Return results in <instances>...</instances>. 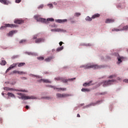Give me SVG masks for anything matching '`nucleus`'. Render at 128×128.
I'll list each match as a JSON object with an SVG mask.
<instances>
[{
  "label": "nucleus",
  "mask_w": 128,
  "mask_h": 128,
  "mask_svg": "<svg viewBox=\"0 0 128 128\" xmlns=\"http://www.w3.org/2000/svg\"><path fill=\"white\" fill-rule=\"evenodd\" d=\"M0 2H2V4H10V2H8L7 0H0Z\"/></svg>",
  "instance_id": "dca6fc26"
},
{
  "label": "nucleus",
  "mask_w": 128,
  "mask_h": 128,
  "mask_svg": "<svg viewBox=\"0 0 128 128\" xmlns=\"http://www.w3.org/2000/svg\"><path fill=\"white\" fill-rule=\"evenodd\" d=\"M56 90H58V92L59 90H62V92H64L65 90H66V88H56Z\"/></svg>",
  "instance_id": "4be33fe9"
},
{
  "label": "nucleus",
  "mask_w": 128,
  "mask_h": 128,
  "mask_svg": "<svg viewBox=\"0 0 128 128\" xmlns=\"http://www.w3.org/2000/svg\"><path fill=\"white\" fill-rule=\"evenodd\" d=\"M99 102H100V101H97L96 102V103L94 104H92V106H94V105H96V104H99Z\"/></svg>",
  "instance_id": "49530a36"
},
{
  "label": "nucleus",
  "mask_w": 128,
  "mask_h": 128,
  "mask_svg": "<svg viewBox=\"0 0 128 128\" xmlns=\"http://www.w3.org/2000/svg\"><path fill=\"white\" fill-rule=\"evenodd\" d=\"M14 24H24V22L23 20L16 19L14 21Z\"/></svg>",
  "instance_id": "9d476101"
},
{
  "label": "nucleus",
  "mask_w": 128,
  "mask_h": 128,
  "mask_svg": "<svg viewBox=\"0 0 128 128\" xmlns=\"http://www.w3.org/2000/svg\"><path fill=\"white\" fill-rule=\"evenodd\" d=\"M117 80H119L120 82H122V78L120 77L117 78Z\"/></svg>",
  "instance_id": "a19ab883"
},
{
  "label": "nucleus",
  "mask_w": 128,
  "mask_h": 128,
  "mask_svg": "<svg viewBox=\"0 0 128 128\" xmlns=\"http://www.w3.org/2000/svg\"><path fill=\"white\" fill-rule=\"evenodd\" d=\"M44 42V38H39L35 40L36 44H39V42Z\"/></svg>",
  "instance_id": "9b49d317"
},
{
  "label": "nucleus",
  "mask_w": 128,
  "mask_h": 128,
  "mask_svg": "<svg viewBox=\"0 0 128 128\" xmlns=\"http://www.w3.org/2000/svg\"><path fill=\"white\" fill-rule=\"evenodd\" d=\"M23 78H24V80H26V78L25 77H23Z\"/></svg>",
  "instance_id": "864d4df0"
},
{
  "label": "nucleus",
  "mask_w": 128,
  "mask_h": 128,
  "mask_svg": "<svg viewBox=\"0 0 128 128\" xmlns=\"http://www.w3.org/2000/svg\"><path fill=\"white\" fill-rule=\"evenodd\" d=\"M51 30L52 32H64V30L61 28H54V29H52Z\"/></svg>",
  "instance_id": "f8f14e48"
},
{
  "label": "nucleus",
  "mask_w": 128,
  "mask_h": 128,
  "mask_svg": "<svg viewBox=\"0 0 128 128\" xmlns=\"http://www.w3.org/2000/svg\"><path fill=\"white\" fill-rule=\"evenodd\" d=\"M26 110H28V108H30V107L28 106H26Z\"/></svg>",
  "instance_id": "09e8293b"
},
{
  "label": "nucleus",
  "mask_w": 128,
  "mask_h": 128,
  "mask_svg": "<svg viewBox=\"0 0 128 128\" xmlns=\"http://www.w3.org/2000/svg\"><path fill=\"white\" fill-rule=\"evenodd\" d=\"M124 60V56H120L118 58V64H120L122 60Z\"/></svg>",
  "instance_id": "a211bd4d"
},
{
  "label": "nucleus",
  "mask_w": 128,
  "mask_h": 128,
  "mask_svg": "<svg viewBox=\"0 0 128 128\" xmlns=\"http://www.w3.org/2000/svg\"><path fill=\"white\" fill-rule=\"evenodd\" d=\"M63 44H64V42H60L59 43V44L60 46H62Z\"/></svg>",
  "instance_id": "c03bdc74"
},
{
  "label": "nucleus",
  "mask_w": 128,
  "mask_h": 128,
  "mask_svg": "<svg viewBox=\"0 0 128 128\" xmlns=\"http://www.w3.org/2000/svg\"><path fill=\"white\" fill-rule=\"evenodd\" d=\"M74 20L71 21L72 24H74Z\"/></svg>",
  "instance_id": "3c124183"
},
{
  "label": "nucleus",
  "mask_w": 128,
  "mask_h": 128,
  "mask_svg": "<svg viewBox=\"0 0 128 128\" xmlns=\"http://www.w3.org/2000/svg\"><path fill=\"white\" fill-rule=\"evenodd\" d=\"M116 74L111 75L108 77V78H116Z\"/></svg>",
  "instance_id": "473e14b6"
},
{
  "label": "nucleus",
  "mask_w": 128,
  "mask_h": 128,
  "mask_svg": "<svg viewBox=\"0 0 128 128\" xmlns=\"http://www.w3.org/2000/svg\"><path fill=\"white\" fill-rule=\"evenodd\" d=\"M22 2V0H16V4H20Z\"/></svg>",
  "instance_id": "4c0bfd02"
},
{
  "label": "nucleus",
  "mask_w": 128,
  "mask_h": 128,
  "mask_svg": "<svg viewBox=\"0 0 128 128\" xmlns=\"http://www.w3.org/2000/svg\"><path fill=\"white\" fill-rule=\"evenodd\" d=\"M50 88H54V90H56V88H54V86H49Z\"/></svg>",
  "instance_id": "a18cd8bd"
},
{
  "label": "nucleus",
  "mask_w": 128,
  "mask_h": 128,
  "mask_svg": "<svg viewBox=\"0 0 128 128\" xmlns=\"http://www.w3.org/2000/svg\"><path fill=\"white\" fill-rule=\"evenodd\" d=\"M75 16H80V13H78V12H76V14H75Z\"/></svg>",
  "instance_id": "c9c22d12"
},
{
  "label": "nucleus",
  "mask_w": 128,
  "mask_h": 128,
  "mask_svg": "<svg viewBox=\"0 0 128 128\" xmlns=\"http://www.w3.org/2000/svg\"><path fill=\"white\" fill-rule=\"evenodd\" d=\"M92 81H90V82H88V83L86 82V83H84V84H83V86H90V84H92Z\"/></svg>",
  "instance_id": "b1692460"
},
{
  "label": "nucleus",
  "mask_w": 128,
  "mask_h": 128,
  "mask_svg": "<svg viewBox=\"0 0 128 128\" xmlns=\"http://www.w3.org/2000/svg\"><path fill=\"white\" fill-rule=\"evenodd\" d=\"M114 22V20L112 19H107L105 22L106 24H110L112 22Z\"/></svg>",
  "instance_id": "f3484780"
},
{
  "label": "nucleus",
  "mask_w": 128,
  "mask_h": 128,
  "mask_svg": "<svg viewBox=\"0 0 128 128\" xmlns=\"http://www.w3.org/2000/svg\"><path fill=\"white\" fill-rule=\"evenodd\" d=\"M29 56H32V52H27Z\"/></svg>",
  "instance_id": "de8ad7c7"
},
{
  "label": "nucleus",
  "mask_w": 128,
  "mask_h": 128,
  "mask_svg": "<svg viewBox=\"0 0 128 128\" xmlns=\"http://www.w3.org/2000/svg\"><path fill=\"white\" fill-rule=\"evenodd\" d=\"M92 18H90V16H87L86 18V20H88V22H91Z\"/></svg>",
  "instance_id": "c756f323"
},
{
  "label": "nucleus",
  "mask_w": 128,
  "mask_h": 128,
  "mask_svg": "<svg viewBox=\"0 0 128 128\" xmlns=\"http://www.w3.org/2000/svg\"><path fill=\"white\" fill-rule=\"evenodd\" d=\"M100 14H96L92 16V18H100Z\"/></svg>",
  "instance_id": "6ab92c4d"
},
{
  "label": "nucleus",
  "mask_w": 128,
  "mask_h": 128,
  "mask_svg": "<svg viewBox=\"0 0 128 128\" xmlns=\"http://www.w3.org/2000/svg\"><path fill=\"white\" fill-rule=\"evenodd\" d=\"M68 22V20H66V19L56 20V22H58L59 24H62L64 22Z\"/></svg>",
  "instance_id": "4468645a"
},
{
  "label": "nucleus",
  "mask_w": 128,
  "mask_h": 128,
  "mask_svg": "<svg viewBox=\"0 0 128 128\" xmlns=\"http://www.w3.org/2000/svg\"><path fill=\"white\" fill-rule=\"evenodd\" d=\"M34 18L37 22H45L46 23V20L42 18H38V15L34 16Z\"/></svg>",
  "instance_id": "39448f33"
},
{
  "label": "nucleus",
  "mask_w": 128,
  "mask_h": 128,
  "mask_svg": "<svg viewBox=\"0 0 128 128\" xmlns=\"http://www.w3.org/2000/svg\"><path fill=\"white\" fill-rule=\"evenodd\" d=\"M127 52H128V49L126 50Z\"/></svg>",
  "instance_id": "6e6d98bb"
},
{
  "label": "nucleus",
  "mask_w": 128,
  "mask_h": 128,
  "mask_svg": "<svg viewBox=\"0 0 128 128\" xmlns=\"http://www.w3.org/2000/svg\"><path fill=\"white\" fill-rule=\"evenodd\" d=\"M76 80V78H72L70 79H64V78H61V80L62 82H64V84H66L68 80L72 82V80Z\"/></svg>",
  "instance_id": "6e6552de"
},
{
  "label": "nucleus",
  "mask_w": 128,
  "mask_h": 128,
  "mask_svg": "<svg viewBox=\"0 0 128 128\" xmlns=\"http://www.w3.org/2000/svg\"><path fill=\"white\" fill-rule=\"evenodd\" d=\"M80 68H84V70H88V68H93V70H98V68H102V66H100L97 64H87L86 65L81 66Z\"/></svg>",
  "instance_id": "f257e3e1"
},
{
  "label": "nucleus",
  "mask_w": 128,
  "mask_h": 128,
  "mask_svg": "<svg viewBox=\"0 0 128 128\" xmlns=\"http://www.w3.org/2000/svg\"><path fill=\"white\" fill-rule=\"evenodd\" d=\"M26 42V40H22L20 42V44H24Z\"/></svg>",
  "instance_id": "f704fd0d"
},
{
  "label": "nucleus",
  "mask_w": 128,
  "mask_h": 128,
  "mask_svg": "<svg viewBox=\"0 0 128 128\" xmlns=\"http://www.w3.org/2000/svg\"><path fill=\"white\" fill-rule=\"evenodd\" d=\"M128 30V26H126L122 28H120V30Z\"/></svg>",
  "instance_id": "412c9836"
},
{
  "label": "nucleus",
  "mask_w": 128,
  "mask_h": 128,
  "mask_svg": "<svg viewBox=\"0 0 128 128\" xmlns=\"http://www.w3.org/2000/svg\"><path fill=\"white\" fill-rule=\"evenodd\" d=\"M16 26H18L14 24H4V26H2L0 28V30H2V28H16Z\"/></svg>",
  "instance_id": "423d86ee"
},
{
  "label": "nucleus",
  "mask_w": 128,
  "mask_h": 128,
  "mask_svg": "<svg viewBox=\"0 0 128 128\" xmlns=\"http://www.w3.org/2000/svg\"><path fill=\"white\" fill-rule=\"evenodd\" d=\"M82 92H90V90L88 88H83L82 89Z\"/></svg>",
  "instance_id": "7c9ffc66"
},
{
  "label": "nucleus",
  "mask_w": 128,
  "mask_h": 128,
  "mask_svg": "<svg viewBox=\"0 0 128 128\" xmlns=\"http://www.w3.org/2000/svg\"><path fill=\"white\" fill-rule=\"evenodd\" d=\"M55 80H62V78H55Z\"/></svg>",
  "instance_id": "58836bf2"
},
{
  "label": "nucleus",
  "mask_w": 128,
  "mask_h": 128,
  "mask_svg": "<svg viewBox=\"0 0 128 128\" xmlns=\"http://www.w3.org/2000/svg\"><path fill=\"white\" fill-rule=\"evenodd\" d=\"M20 68V66H26L25 62H20V63H16L13 64H12L10 65V66L6 70V72H8L12 70V68H16V66Z\"/></svg>",
  "instance_id": "f03ea898"
},
{
  "label": "nucleus",
  "mask_w": 128,
  "mask_h": 128,
  "mask_svg": "<svg viewBox=\"0 0 128 128\" xmlns=\"http://www.w3.org/2000/svg\"><path fill=\"white\" fill-rule=\"evenodd\" d=\"M112 32H122V30H120V28L118 29V28H114L113 29H112Z\"/></svg>",
  "instance_id": "393cba45"
},
{
  "label": "nucleus",
  "mask_w": 128,
  "mask_h": 128,
  "mask_svg": "<svg viewBox=\"0 0 128 128\" xmlns=\"http://www.w3.org/2000/svg\"><path fill=\"white\" fill-rule=\"evenodd\" d=\"M18 92H28V91L26 90H18Z\"/></svg>",
  "instance_id": "e433bc0d"
},
{
  "label": "nucleus",
  "mask_w": 128,
  "mask_h": 128,
  "mask_svg": "<svg viewBox=\"0 0 128 128\" xmlns=\"http://www.w3.org/2000/svg\"><path fill=\"white\" fill-rule=\"evenodd\" d=\"M6 62L4 60H2L0 63L1 66H6Z\"/></svg>",
  "instance_id": "bb28decb"
},
{
  "label": "nucleus",
  "mask_w": 128,
  "mask_h": 128,
  "mask_svg": "<svg viewBox=\"0 0 128 128\" xmlns=\"http://www.w3.org/2000/svg\"><path fill=\"white\" fill-rule=\"evenodd\" d=\"M44 8V4H41L40 6H39L38 7V10H40V9H42Z\"/></svg>",
  "instance_id": "72a5a7b5"
},
{
  "label": "nucleus",
  "mask_w": 128,
  "mask_h": 128,
  "mask_svg": "<svg viewBox=\"0 0 128 128\" xmlns=\"http://www.w3.org/2000/svg\"><path fill=\"white\" fill-rule=\"evenodd\" d=\"M64 50V46H63L58 48L56 50V51L57 52H60V50Z\"/></svg>",
  "instance_id": "a878e982"
},
{
  "label": "nucleus",
  "mask_w": 128,
  "mask_h": 128,
  "mask_svg": "<svg viewBox=\"0 0 128 128\" xmlns=\"http://www.w3.org/2000/svg\"><path fill=\"white\" fill-rule=\"evenodd\" d=\"M37 58L38 60H44V58L42 56L38 57Z\"/></svg>",
  "instance_id": "2f4dec72"
},
{
  "label": "nucleus",
  "mask_w": 128,
  "mask_h": 128,
  "mask_svg": "<svg viewBox=\"0 0 128 128\" xmlns=\"http://www.w3.org/2000/svg\"><path fill=\"white\" fill-rule=\"evenodd\" d=\"M114 82H116V80H106L104 82V84H103V86H110V84H112Z\"/></svg>",
  "instance_id": "20e7f679"
},
{
  "label": "nucleus",
  "mask_w": 128,
  "mask_h": 128,
  "mask_svg": "<svg viewBox=\"0 0 128 128\" xmlns=\"http://www.w3.org/2000/svg\"><path fill=\"white\" fill-rule=\"evenodd\" d=\"M38 82H45L46 84H51L52 82L48 80V79H40V80H38Z\"/></svg>",
  "instance_id": "1a4fd4ad"
},
{
  "label": "nucleus",
  "mask_w": 128,
  "mask_h": 128,
  "mask_svg": "<svg viewBox=\"0 0 128 128\" xmlns=\"http://www.w3.org/2000/svg\"><path fill=\"white\" fill-rule=\"evenodd\" d=\"M4 90H14V88H6V87L4 88Z\"/></svg>",
  "instance_id": "c85d7f7f"
},
{
  "label": "nucleus",
  "mask_w": 128,
  "mask_h": 128,
  "mask_svg": "<svg viewBox=\"0 0 128 128\" xmlns=\"http://www.w3.org/2000/svg\"><path fill=\"white\" fill-rule=\"evenodd\" d=\"M8 96H11V98H16V96H14V94L12 93L8 92Z\"/></svg>",
  "instance_id": "5701e85b"
},
{
  "label": "nucleus",
  "mask_w": 128,
  "mask_h": 128,
  "mask_svg": "<svg viewBox=\"0 0 128 128\" xmlns=\"http://www.w3.org/2000/svg\"><path fill=\"white\" fill-rule=\"evenodd\" d=\"M54 22V19L52 18H48L46 20V22Z\"/></svg>",
  "instance_id": "cd10ccee"
},
{
  "label": "nucleus",
  "mask_w": 128,
  "mask_h": 128,
  "mask_svg": "<svg viewBox=\"0 0 128 128\" xmlns=\"http://www.w3.org/2000/svg\"><path fill=\"white\" fill-rule=\"evenodd\" d=\"M56 96L57 98H68V96H70V94H56Z\"/></svg>",
  "instance_id": "0eeeda50"
},
{
  "label": "nucleus",
  "mask_w": 128,
  "mask_h": 128,
  "mask_svg": "<svg viewBox=\"0 0 128 128\" xmlns=\"http://www.w3.org/2000/svg\"><path fill=\"white\" fill-rule=\"evenodd\" d=\"M13 74H26V73L24 72H20V71H16V70H14L13 71Z\"/></svg>",
  "instance_id": "2eb2a0df"
},
{
  "label": "nucleus",
  "mask_w": 128,
  "mask_h": 128,
  "mask_svg": "<svg viewBox=\"0 0 128 128\" xmlns=\"http://www.w3.org/2000/svg\"><path fill=\"white\" fill-rule=\"evenodd\" d=\"M124 82H127L128 84V79H125L123 80Z\"/></svg>",
  "instance_id": "79ce46f5"
},
{
  "label": "nucleus",
  "mask_w": 128,
  "mask_h": 128,
  "mask_svg": "<svg viewBox=\"0 0 128 128\" xmlns=\"http://www.w3.org/2000/svg\"><path fill=\"white\" fill-rule=\"evenodd\" d=\"M16 32H18V30H12L9 32V34H8V35L9 36H12V34H16Z\"/></svg>",
  "instance_id": "ddd939ff"
},
{
  "label": "nucleus",
  "mask_w": 128,
  "mask_h": 128,
  "mask_svg": "<svg viewBox=\"0 0 128 128\" xmlns=\"http://www.w3.org/2000/svg\"><path fill=\"white\" fill-rule=\"evenodd\" d=\"M18 58V56H13L12 58Z\"/></svg>",
  "instance_id": "37998d69"
},
{
  "label": "nucleus",
  "mask_w": 128,
  "mask_h": 128,
  "mask_svg": "<svg viewBox=\"0 0 128 128\" xmlns=\"http://www.w3.org/2000/svg\"><path fill=\"white\" fill-rule=\"evenodd\" d=\"M18 96H20V97H18L20 100H34L36 98L34 96H26V94H22V93H18Z\"/></svg>",
  "instance_id": "7ed1b4c3"
},
{
  "label": "nucleus",
  "mask_w": 128,
  "mask_h": 128,
  "mask_svg": "<svg viewBox=\"0 0 128 128\" xmlns=\"http://www.w3.org/2000/svg\"><path fill=\"white\" fill-rule=\"evenodd\" d=\"M52 60V57L50 56V57H48V58H46L44 60L45 62H50V60Z\"/></svg>",
  "instance_id": "aec40b11"
},
{
  "label": "nucleus",
  "mask_w": 128,
  "mask_h": 128,
  "mask_svg": "<svg viewBox=\"0 0 128 128\" xmlns=\"http://www.w3.org/2000/svg\"><path fill=\"white\" fill-rule=\"evenodd\" d=\"M36 37H34V38H33L34 40V39H36Z\"/></svg>",
  "instance_id": "5fc2aeb1"
},
{
  "label": "nucleus",
  "mask_w": 128,
  "mask_h": 128,
  "mask_svg": "<svg viewBox=\"0 0 128 128\" xmlns=\"http://www.w3.org/2000/svg\"><path fill=\"white\" fill-rule=\"evenodd\" d=\"M77 118H80V114H77Z\"/></svg>",
  "instance_id": "8fccbe9b"
},
{
  "label": "nucleus",
  "mask_w": 128,
  "mask_h": 128,
  "mask_svg": "<svg viewBox=\"0 0 128 128\" xmlns=\"http://www.w3.org/2000/svg\"><path fill=\"white\" fill-rule=\"evenodd\" d=\"M2 96H4V93H2Z\"/></svg>",
  "instance_id": "603ef678"
},
{
  "label": "nucleus",
  "mask_w": 128,
  "mask_h": 128,
  "mask_svg": "<svg viewBox=\"0 0 128 128\" xmlns=\"http://www.w3.org/2000/svg\"><path fill=\"white\" fill-rule=\"evenodd\" d=\"M48 6H49V8H52V4H48Z\"/></svg>",
  "instance_id": "ea45409f"
}]
</instances>
